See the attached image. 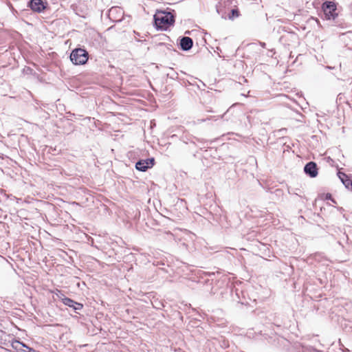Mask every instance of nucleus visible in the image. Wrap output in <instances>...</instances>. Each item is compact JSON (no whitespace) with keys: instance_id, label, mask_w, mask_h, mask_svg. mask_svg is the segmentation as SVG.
Returning <instances> with one entry per match:
<instances>
[{"instance_id":"nucleus-1","label":"nucleus","mask_w":352,"mask_h":352,"mask_svg":"<svg viewBox=\"0 0 352 352\" xmlns=\"http://www.w3.org/2000/svg\"><path fill=\"white\" fill-rule=\"evenodd\" d=\"M154 23L157 29L165 30L175 23V16L170 12L158 10L154 15Z\"/></svg>"},{"instance_id":"nucleus-2","label":"nucleus","mask_w":352,"mask_h":352,"mask_svg":"<svg viewBox=\"0 0 352 352\" xmlns=\"http://www.w3.org/2000/svg\"><path fill=\"white\" fill-rule=\"evenodd\" d=\"M88 52L82 48L74 50L70 54V60L74 65H84L88 60Z\"/></svg>"},{"instance_id":"nucleus-3","label":"nucleus","mask_w":352,"mask_h":352,"mask_svg":"<svg viewBox=\"0 0 352 352\" xmlns=\"http://www.w3.org/2000/svg\"><path fill=\"white\" fill-rule=\"evenodd\" d=\"M325 18L328 20L335 19L338 16L336 13V5L333 1H325L322 6Z\"/></svg>"},{"instance_id":"nucleus-4","label":"nucleus","mask_w":352,"mask_h":352,"mask_svg":"<svg viewBox=\"0 0 352 352\" xmlns=\"http://www.w3.org/2000/svg\"><path fill=\"white\" fill-rule=\"evenodd\" d=\"M124 10L118 6H114L109 9L108 16L110 20L114 22H120L122 20Z\"/></svg>"},{"instance_id":"nucleus-5","label":"nucleus","mask_w":352,"mask_h":352,"mask_svg":"<svg viewBox=\"0 0 352 352\" xmlns=\"http://www.w3.org/2000/svg\"><path fill=\"white\" fill-rule=\"evenodd\" d=\"M154 158L147 160H140L135 164V168L140 171H146L148 168H151L154 165Z\"/></svg>"},{"instance_id":"nucleus-6","label":"nucleus","mask_w":352,"mask_h":352,"mask_svg":"<svg viewBox=\"0 0 352 352\" xmlns=\"http://www.w3.org/2000/svg\"><path fill=\"white\" fill-rule=\"evenodd\" d=\"M28 6L35 12L41 13L45 8V6L42 0H30L28 2Z\"/></svg>"},{"instance_id":"nucleus-7","label":"nucleus","mask_w":352,"mask_h":352,"mask_svg":"<svg viewBox=\"0 0 352 352\" xmlns=\"http://www.w3.org/2000/svg\"><path fill=\"white\" fill-rule=\"evenodd\" d=\"M305 173L311 177H315L318 175V168L316 163L314 162H308L304 167Z\"/></svg>"},{"instance_id":"nucleus-8","label":"nucleus","mask_w":352,"mask_h":352,"mask_svg":"<svg viewBox=\"0 0 352 352\" xmlns=\"http://www.w3.org/2000/svg\"><path fill=\"white\" fill-rule=\"evenodd\" d=\"M179 45L183 51H188L193 45V41L188 36H184L180 40Z\"/></svg>"},{"instance_id":"nucleus-9","label":"nucleus","mask_w":352,"mask_h":352,"mask_svg":"<svg viewBox=\"0 0 352 352\" xmlns=\"http://www.w3.org/2000/svg\"><path fill=\"white\" fill-rule=\"evenodd\" d=\"M340 36L341 39L346 43V45L352 48V30L342 33Z\"/></svg>"},{"instance_id":"nucleus-10","label":"nucleus","mask_w":352,"mask_h":352,"mask_svg":"<svg viewBox=\"0 0 352 352\" xmlns=\"http://www.w3.org/2000/svg\"><path fill=\"white\" fill-rule=\"evenodd\" d=\"M63 298H61V300L63 303L69 307L74 309V306L75 305L76 302L71 298L65 297L63 294H62Z\"/></svg>"},{"instance_id":"nucleus-11","label":"nucleus","mask_w":352,"mask_h":352,"mask_svg":"<svg viewBox=\"0 0 352 352\" xmlns=\"http://www.w3.org/2000/svg\"><path fill=\"white\" fill-rule=\"evenodd\" d=\"M342 184L347 189L352 190V181L349 177L343 181Z\"/></svg>"},{"instance_id":"nucleus-12","label":"nucleus","mask_w":352,"mask_h":352,"mask_svg":"<svg viewBox=\"0 0 352 352\" xmlns=\"http://www.w3.org/2000/svg\"><path fill=\"white\" fill-rule=\"evenodd\" d=\"M338 176L342 183H343V181H345V179H347V177H348V176L345 173L340 172V171L338 173Z\"/></svg>"},{"instance_id":"nucleus-13","label":"nucleus","mask_w":352,"mask_h":352,"mask_svg":"<svg viewBox=\"0 0 352 352\" xmlns=\"http://www.w3.org/2000/svg\"><path fill=\"white\" fill-rule=\"evenodd\" d=\"M302 352H319L318 351L314 349L311 347L302 346Z\"/></svg>"},{"instance_id":"nucleus-14","label":"nucleus","mask_w":352,"mask_h":352,"mask_svg":"<svg viewBox=\"0 0 352 352\" xmlns=\"http://www.w3.org/2000/svg\"><path fill=\"white\" fill-rule=\"evenodd\" d=\"M82 307H83V306H82V304H80V303H78V302H76L75 305L74 306V309H74L76 312H77V311L82 309Z\"/></svg>"},{"instance_id":"nucleus-15","label":"nucleus","mask_w":352,"mask_h":352,"mask_svg":"<svg viewBox=\"0 0 352 352\" xmlns=\"http://www.w3.org/2000/svg\"><path fill=\"white\" fill-rule=\"evenodd\" d=\"M15 343H16L17 344H20L21 345L23 348L26 349L27 350L29 349L30 346H28L26 344L22 342H20L19 340H15Z\"/></svg>"},{"instance_id":"nucleus-16","label":"nucleus","mask_w":352,"mask_h":352,"mask_svg":"<svg viewBox=\"0 0 352 352\" xmlns=\"http://www.w3.org/2000/svg\"><path fill=\"white\" fill-rule=\"evenodd\" d=\"M18 345L16 343H15V340H14L12 342V346L15 349H18Z\"/></svg>"},{"instance_id":"nucleus-17","label":"nucleus","mask_w":352,"mask_h":352,"mask_svg":"<svg viewBox=\"0 0 352 352\" xmlns=\"http://www.w3.org/2000/svg\"><path fill=\"white\" fill-rule=\"evenodd\" d=\"M28 352H38L37 351H36L35 349L31 348V347H29V349H28L27 351Z\"/></svg>"},{"instance_id":"nucleus-18","label":"nucleus","mask_w":352,"mask_h":352,"mask_svg":"<svg viewBox=\"0 0 352 352\" xmlns=\"http://www.w3.org/2000/svg\"><path fill=\"white\" fill-rule=\"evenodd\" d=\"M232 14H233V15H236V16H238V15H239V14H238V11H237V10H232Z\"/></svg>"},{"instance_id":"nucleus-19","label":"nucleus","mask_w":352,"mask_h":352,"mask_svg":"<svg viewBox=\"0 0 352 352\" xmlns=\"http://www.w3.org/2000/svg\"><path fill=\"white\" fill-rule=\"evenodd\" d=\"M211 118H212V117H209V118H207V119H206V120H201V122H205L206 120H211Z\"/></svg>"},{"instance_id":"nucleus-20","label":"nucleus","mask_w":352,"mask_h":352,"mask_svg":"<svg viewBox=\"0 0 352 352\" xmlns=\"http://www.w3.org/2000/svg\"><path fill=\"white\" fill-rule=\"evenodd\" d=\"M265 45V43H263L262 46L264 47Z\"/></svg>"}]
</instances>
